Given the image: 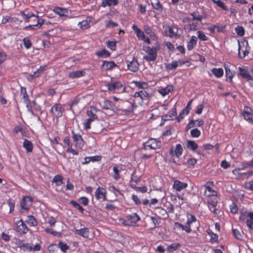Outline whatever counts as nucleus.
<instances>
[{"label": "nucleus", "mask_w": 253, "mask_h": 253, "mask_svg": "<svg viewBox=\"0 0 253 253\" xmlns=\"http://www.w3.org/2000/svg\"><path fill=\"white\" fill-rule=\"evenodd\" d=\"M197 37L193 36L191 37L190 40L187 43V48L189 50H192L197 44Z\"/></svg>", "instance_id": "nucleus-28"}, {"label": "nucleus", "mask_w": 253, "mask_h": 253, "mask_svg": "<svg viewBox=\"0 0 253 253\" xmlns=\"http://www.w3.org/2000/svg\"><path fill=\"white\" fill-rule=\"evenodd\" d=\"M84 74L85 72L84 70L72 71L68 73V77L70 78L74 79L83 77Z\"/></svg>", "instance_id": "nucleus-17"}, {"label": "nucleus", "mask_w": 253, "mask_h": 253, "mask_svg": "<svg viewBox=\"0 0 253 253\" xmlns=\"http://www.w3.org/2000/svg\"><path fill=\"white\" fill-rule=\"evenodd\" d=\"M175 227L177 229H181L182 230H184L188 233H189L191 232V226L189 225H183L178 222H175L174 223Z\"/></svg>", "instance_id": "nucleus-26"}, {"label": "nucleus", "mask_w": 253, "mask_h": 253, "mask_svg": "<svg viewBox=\"0 0 253 253\" xmlns=\"http://www.w3.org/2000/svg\"><path fill=\"white\" fill-rule=\"evenodd\" d=\"M246 223L249 228L253 230V212H249V217L247 218Z\"/></svg>", "instance_id": "nucleus-42"}, {"label": "nucleus", "mask_w": 253, "mask_h": 253, "mask_svg": "<svg viewBox=\"0 0 253 253\" xmlns=\"http://www.w3.org/2000/svg\"><path fill=\"white\" fill-rule=\"evenodd\" d=\"M216 194V192L212 190L210 186H206L205 187V195L206 197H210L215 195Z\"/></svg>", "instance_id": "nucleus-41"}, {"label": "nucleus", "mask_w": 253, "mask_h": 253, "mask_svg": "<svg viewBox=\"0 0 253 253\" xmlns=\"http://www.w3.org/2000/svg\"><path fill=\"white\" fill-rule=\"evenodd\" d=\"M23 44L26 49H29L32 46V42L28 38H25L23 40Z\"/></svg>", "instance_id": "nucleus-53"}, {"label": "nucleus", "mask_w": 253, "mask_h": 253, "mask_svg": "<svg viewBox=\"0 0 253 253\" xmlns=\"http://www.w3.org/2000/svg\"><path fill=\"white\" fill-rule=\"evenodd\" d=\"M26 222L31 226H36L38 224L36 218L33 215H28Z\"/></svg>", "instance_id": "nucleus-36"}, {"label": "nucleus", "mask_w": 253, "mask_h": 253, "mask_svg": "<svg viewBox=\"0 0 253 253\" xmlns=\"http://www.w3.org/2000/svg\"><path fill=\"white\" fill-rule=\"evenodd\" d=\"M52 182L55 183L57 186H60L62 183V176L59 175L55 176L52 180Z\"/></svg>", "instance_id": "nucleus-49"}, {"label": "nucleus", "mask_w": 253, "mask_h": 253, "mask_svg": "<svg viewBox=\"0 0 253 253\" xmlns=\"http://www.w3.org/2000/svg\"><path fill=\"white\" fill-rule=\"evenodd\" d=\"M178 67V62L176 61H172L170 63H168L166 65V68L168 70H173L175 69Z\"/></svg>", "instance_id": "nucleus-47"}, {"label": "nucleus", "mask_w": 253, "mask_h": 253, "mask_svg": "<svg viewBox=\"0 0 253 253\" xmlns=\"http://www.w3.org/2000/svg\"><path fill=\"white\" fill-rule=\"evenodd\" d=\"M131 187L133 188L135 191H139L142 193H145L147 191V188L145 186L144 187H137L136 186H133V185L131 184Z\"/></svg>", "instance_id": "nucleus-55"}, {"label": "nucleus", "mask_w": 253, "mask_h": 253, "mask_svg": "<svg viewBox=\"0 0 253 253\" xmlns=\"http://www.w3.org/2000/svg\"><path fill=\"white\" fill-rule=\"evenodd\" d=\"M211 72L218 78L222 77L223 75V70L222 68H213Z\"/></svg>", "instance_id": "nucleus-38"}, {"label": "nucleus", "mask_w": 253, "mask_h": 253, "mask_svg": "<svg viewBox=\"0 0 253 253\" xmlns=\"http://www.w3.org/2000/svg\"><path fill=\"white\" fill-rule=\"evenodd\" d=\"M20 15L22 16V18L24 19L26 22H28L30 21V19L32 17L38 18V15H35L33 13L31 12H28L26 13V11H21Z\"/></svg>", "instance_id": "nucleus-16"}, {"label": "nucleus", "mask_w": 253, "mask_h": 253, "mask_svg": "<svg viewBox=\"0 0 253 253\" xmlns=\"http://www.w3.org/2000/svg\"><path fill=\"white\" fill-rule=\"evenodd\" d=\"M107 46L112 50H115L116 42H107Z\"/></svg>", "instance_id": "nucleus-64"}, {"label": "nucleus", "mask_w": 253, "mask_h": 253, "mask_svg": "<svg viewBox=\"0 0 253 253\" xmlns=\"http://www.w3.org/2000/svg\"><path fill=\"white\" fill-rule=\"evenodd\" d=\"M14 228L16 231L21 235L26 234L29 231L27 225L21 219L15 222Z\"/></svg>", "instance_id": "nucleus-5"}, {"label": "nucleus", "mask_w": 253, "mask_h": 253, "mask_svg": "<svg viewBox=\"0 0 253 253\" xmlns=\"http://www.w3.org/2000/svg\"><path fill=\"white\" fill-rule=\"evenodd\" d=\"M97 109L94 107H91L89 110L86 112V114L89 118L97 120L98 117L96 115Z\"/></svg>", "instance_id": "nucleus-25"}, {"label": "nucleus", "mask_w": 253, "mask_h": 253, "mask_svg": "<svg viewBox=\"0 0 253 253\" xmlns=\"http://www.w3.org/2000/svg\"><path fill=\"white\" fill-rule=\"evenodd\" d=\"M187 147L192 151H195L197 149L198 145L194 141L188 140L187 143Z\"/></svg>", "instance_id": "nucleus-45"}, {"label": "nucleus", "mask_w": 253, "mask_h": 253, "mask_svg": "<svg viewBox=\"0 0 253 253\" xmlns=\"http://www.w3.org/2000/svg\"><path fill=\"white\" fill-rule=\"evenodd\" d=\"M64 109L60 104H55L50 109V112L53 117L59 118L62 116Z\"/></svg>", "instance_id": "nucleus-6"}, {"label": "nucleus", "mask_w": 253, "mask_h": 253, "mask_svg": "<svg viewBox=\"0 0 253 253\" xmlns=\"http://www.w3.org/2000/svg\"><path fill=\"white\" fill-rule=\"evenodd\" d=\"M249 217V212L247 211H242L239 216V220L240 221H244L245 220H247V218Z\"/></svg>", "instance_id": "nucleus-51"}, {"label": "nucleus", "mask_w": 253, "mask_h": 253, "mask_svg": "<svg viewBox=\"0 0 253 253\" xmlns=\"http://www.w3.org/2000/svg\"><path fill=\"white\" fill-rule=\"evenodd\" d=\"M76 233L84 238H87L89 235V231L87 228L76 230Z\"/></svg>", "instance_id": "nucleus-33"}, {"label": "nucleus", "mask_w": 253, "mask_h": 253, "mask_svg": "<svg viewBox=\"0 0 253 253\" xmlns=\"http://www.w3.org/2000/svg\"><path fill=\"white\" fill-rule=\"evenodd\" d=\"M106 191L103 188H98L95 192V196L97 200H106Z\"/></svg>", "instance_id": "nucleus-8"}, {"label": "nucleus", "mask_w": 253, "mask_h": 253, "mask_svg": "<svg viewBox=\"0 0 253 253\" xmlns=\"http://www.w3.org/2000/svg\"><path fill=\"white\" fill-rule=\"evenodd\" d=\"M21 96L22 98L24 100L25 103L27 104V107H29V99H28V95L26 92V89L25 87H21Z\"/></svg>", "instance_id": "nucleus-30"}, {"label": "nucleus", "mask_w": 253, "mask_h": 253, "mask_svg": "<svg viewBox=\"0 0 253 253\" xmlns=\"http://www.w3.org/2000/svg\"><path fill=\"white\" fill-rule=\"evenodd\" d=\"M144 149L145 150L148 149H157L160 148L162 146V142L155 138H150L147 141L143 144Z\"/></svg>", "instance_id": "nucleus-3"}, {"label": "nucleus", "mask_w": 253, "mask_h": 253, "mask_svg": "<svg viewBox=\"0 0 253 253\" xmlns=\"http://www.w3.org/2000/svg\"><path fill=\"white\" fill-rule=\"evenodd\" d=\"M144 30L145 33L149 35L151 38L156 37L155 34L152 31V28L148 25L144 26Z\"/></svg>", "instance_id": "nucleus-43"}, {"label": "nucleus", "mask_w": 253, "mask_h": 253, "mask_svg": "<svg viewBox=\"0 0 253 253\" xmlns=\"http://www.w3.org/2000/svg\"><path fill=\"white\" fill-rule=\"evenodd\" d=\"M118 26L117 23L113 22L112 21H105V26L107 28L109 27H115Z\"/></svg>", "instance_id": "nucleus-62"}, {"label": "nucleus", "mask_w": 253, "mask_h": 253, "mask_svg": "<svg viewBox=\"0 0 253 253\" xmlns=\"http://www.w3.org/2000/svg\"><path fill=\"white\" fill-rule=\"evenodd\" d=\"M193 223H196L197 225L199 224L198 221H197L195 216L191 214L190 215V216L188 218L187 225L189 226H191V224Z\"/></svg>", "instance_id": "nucleus-48"}, {"label": "nucleus", "mask_w": 253, "mask_h": 253, "mask_svg": "<svg viewBox=\"0 0 253 253\" xmlns=\"http://www.w3.org/2000/svg\"><path fill=\"white\" fill-rule=\"evenodd\" d=\"M20 248L24 251H32L33 247L28 243H22L20 245Z\"/></svg>", "instance_id": "nucleus-50"}, {"label": "nucleus", "mask_w": 253, "mask_h": 253, "mask_svg": "<svg viewBox=\"0 0 253 253\" xmlns=\"http://www.w3.org/2000/svg\"><path fill=\"white\" fill-rule=\"evenodd\" d=\"M181 247V244L179 243H173L169 246L167 248V250L169 252H172L177 250Z\"/></svg>", "instance_id": "nucleus-46"}, {"label": "nucleus", "mask_w": 253, "mask_h": 253, "mask_svg": "<svg viewBox=\"0 0 253 253\" xmlns=\"http://www.w3.org/2000/svg\"><path fill=\"white\" fill-rule=\"evenodd\" d=\"M176 116V108H173L169 112V114L164 116L165 121L172 120Z\"/></svg>", "instance_id": "nucleus-32"}, {"label": "nucleus", "mask_w": 253, "mask_h": 253, "mask_svg": "<svg viewBox=\"0 0 253 253\" xmlns=\"http://www.w3.org/2000/svg\"><path fill=\"white\" fill-rule=\"evenodd\" d=\"M217 202L214 201H211L209 202L208 207L211 211H212L215 214H217L218 210L215 209Z\"/></svg>", "instance_id": "nucleus-40"}, {"label": "nucleus", "mask_w": 253, "mask_h": 253, "mask_svg": "<svg viewBox=\"0 0 253 253\" xmlns=\"http://www.w3.org/2000/svg\"><path fill=\"white\" fill-rule=\"evenodd\" d=\"M138 38L141 40H144L145 36L144 32L141 30L136 33Z\"/></svg>", "instance_id": "nucleus-63"}, {"label": "nucleus", "mask_w": 253, "mask_h": 253, "mask_svg": "<svg viewBox=\"0 0 253 253\" xmlns=\"http://www.w3.org/2000/svg\"><path fill=\"white\" fill-rule=\"evenodd\" d=\"M142 49L146 53V55L143 56L144 60L148 62L155 61L157 57L158 52L160 50V45L156 43L152 47L143 46Z\"/></svg>", "instance_id": "nucleus-1"}, {"label": "nucleus", "mask_w": 253, "mask_h": 253, "mask_svg": "<svg viewBox=\"0 0 253 253\" xmlns=\"http://www.w3.org/2000/svg\"><path fill=\"white\" fill-rule=\"evenodd\" d=\"M151 4L153 8L159 12H162L163 11L162 6L159 0H151Z\"/></svg>", "instance_id": "nucleus-35"}, {"label": "nucleus", "mask_w": 253, "mask_h": 253, "mask_svg": "<svg viewBox=\"0 0 253 253\" xmlns=\"http://www.w3.org/2000/svg\"><path fill=\"white\" fill-rule=\"evenodd\" d=\"M118 3L119 0H103L102 2L101 5L102 7H105L107 6H115L117 5Z\"/></svg>", "instance_id": "nucleus-27"}, {"label": "nucleus", "mask_w": 253, "mask_h": 253, "mask_svg": "<svg viewBox=\"0 0 253 253\" xmlns=\"http://www.w3.org/2000/svg\"><path fill=\"white\" fill-rule=\"evenodd\" d=\"M235 31L237 34L240 36H243L244 35L245 31L244 29L242 26H237L235 28Z\"/></svg>", "instance_id": "nucleus-60"}, {"label": "nucleus", "mask_w": 253, "mask_h": 253, "mask_svg": "<svg viewBox=\"0 0 253 253\" xmlns=\"http://www.w3.org/2000/svg\"><path fill=\"white\" fill-rule=\"evenodd\" d=\"M183 148L181 144H177L176 145L174 153L172 150L170 151V154L171 156L175 155L176 157L179 158L182 154Z\"/></svg>", "instance_id": "nucleus-20"}, {"label": "nucleus", "mask_w": 253, "mask_h": 253, "mask_svg": "<svg viewBox=\"0 0 253 253\" xmlns=\"http://www.w3.org/2000/svg\"><path fill=\"white\" fill-rule=\"evenodd\" d=\"M238 69L240 72V75L242 76V77L245 79H247L248 80H252V83L253 84V80H252V77L249 74L248 71L245 68H242V67H239Z\"/></svg>", "instance_id": "nucleus-21"}, {"label": "nucleus", "mask_w": 253, "mask_h": 253, "mask_svg": "<svg viewBox=\"0 0 253 253\" xmlns=\"http://www.w3.org/2000/svg\"><path fill=\"white\" fill-rule=\"evenodd\" d=\"M198 38L203 41H206L208 40L207 37L204 34V33L201 31L197 32Z\"/></svg>", "instance_id": "nucleus-61"}, {"label": "nucleus", "mask_w": 253, "mask_h": 253, "mask_svg": "<svg viewBox=\"0 0 253 253\" xmlns=\"http://www.w3.org/2000/svg\"><path fill=\"white\" fill-rule=\"evenodd\" d=\"M224 68L225 70L226 76L227 79H229L230 83L232 82V78L235 75V73H232L231 71L230 67L233 66L229 62L224 63Z\"/></svg>", "instance_id": "nucleus-9"}, {"label": "nucleus", "mask_w": 253, "mask_h": 253, "mask_svg": "<svg viewBox=\"0 0 253 253\" xmlns=\"http://www.w3.org/2000/svg\"><path fill=\"white\" fill-rule=\"evenodd\" d=\"M140 219V217L136 213H132L127 215L126 219H123L122 223L125 225L132 226L138 221Z\"/></svg>", "instance_id": "nucleus-4"}, {"label": "nucleus", "mask_w": 253, "mask_h": 253, "mask_svg": "<svg viewBox=\"0 0 253 253\" xmlns=\"http://www.w3.org/2000/svg\"><path fill=\"white\" fill-rule=\"evenodd\" d=\"M72 134L73 139L75 143V146L80 149H82L84 146V142L81 135L75 133L73 130L72 131Z\"/></svg>", "instance_id": "nucleus-7"}, {"label": "nucleus", "mask_w": 253, "mask_h": 253, "mask_svg": "<svg viewBox=\"0 0 253 253\" xmlns=\"http://www.w3.org/2000/svg\"><path fill=\"white\" fill-rule=\"evenodd\" d=\"M131 182H134L135 183H138L140 181V176L136 175L135 172H133L131 176Z\"/></svg>", "instance_id": "nucleus-57"}, {"label": "nucleus", "mask_w": 253, "mask_h": 253, "mask_svg": "<svg viewBox=\"0 0 253 253\" xmlns=\"http://www.w3.org/2000/svg\"><path fill=\"white\" fill-rule=\"evenodd\" d=\"M37 19V23L36 24L33 25H29L26 26L24 29H27L29 28H31L33 30H35L37 28H40L42 27V26L43 24V20L42 18H39L38 16V18H36Z\"/></svg>", "instance_id": "nucleus-18"}, {"label": "nucleus", "mask_w": 253, "mask_h": 253, "mask_svg": "<svg viewBox=\"0 0 253 253\" xmlns=\"http://www.w3.org/2000/svg\"><path fill=\"white\" fill-rule=\"evenodd\" d=\"M32 204V199L30 197H24L21 202V208L26 210H28Z\"/></svg>", "instance_id": "nucleus-11"}, {"label": "nucleus", "mask_w": 253, "mask_h": 253, "mask_svg": "<svg viewBox=\"0 0 253 253\" xmlns=\"http://www.w3.org/2000/svg\"><path fill=\"white\" fill-rule=\"evenodd\" d=\"M190 110L188 107H185L176 117L177 121L179 122L185 116L187 115Z\"/></svg>", "instance_id": "nucleus-39"}, {"label": "nucleus", "mask_w": 253, "mask_h": 253, "mask_svg": "<svg viewBox=\"0 0 253 253\" xmlns=\"http://www.w3.org/2000/svg\"><path fill=\"white\" fill-rule=\"evenodd\" d=\"M117 65L113 61H104L102 67L103 69L105 70H108L112 69L113 68L116 67Z\"/></svg>", "instance_id": "nucleus-24"}, {"label": "nucleus", "mask_w": 253, "mask_h": 253, "mask_svg": "<svg viewBox=\"0 0 253 253\" xmlns=\"http://www.w3.org/2000/svg\"><path fill=\"white\" fill-rule=\"evenodd\" d=\"M102 106L103 109L106 110L115 111L116 109V106L114 103L108 100H105L103 101Z\"/></svg>", "instance_id": "nucleus-15"}, {"label": "nucleus", "mask_w": 253, "mask_h": 253, "mask_svg": "<svg viewBox=\"0 0 253 253\" xmlns=\"http://www.w3.org/2000/svg\"><path fill=\"white\" fill-rule=\"evenodd\" d=\"M122 170V167H114L113 168V178L115 180H117L120 178V174L119 172Z\"/></svg>", "instance_id": "nucleus-37"}, {"label": "nucleus", "mask_w": 253, "mask_h": 253, "mask_svg": "<svg viewBox=\"0 0 253 253\" xmlns=\"http://www.w3.org/2000/svg\"><path fill=\"white\" fill-rule=\"evenodd\" d=\"M173 90V86L171 85H168L165 88H162L159 90V92L165 96Z\"/></svg>", "instance_id": "nucleus-31"}, {"label": "nucleus", "mask_w": 253, "mask_h": 253, "mask_svg": "<svg viewBox=\"0 0 253 253\" xmlns=\"http://www.w3.org/2000/svg\"><path fill=\"white\" fill-rule=\"evenodd\" d=\"M95 120L92 119L91 118H89L88 119H86V121L84 123V128L85 129H88L90 128V124L93 121H95Z\"/></svg>", "instance_id": "nucleus-54"}, {"label": "nucleus", "mask_w": 253, "mask_h": 253, "mask_svg": "<svg viewBox=\"0 0 253 253\" xmlns=\"http://www.w3.org/2000/svg\"><path fill=\"white\" fill-rule=\"evenodd\" d=\"M250 49L247 40H244L241 42H238V54L241 58H244L248 55Z\"/></svg>", "instance_id": "nucleus-2"}, {"label": "nucleus", "mask_w": 253, "mask_h": 253, "mask_svg": "<svg viewBox=\"0 0 253 253\" xmlns=\"http://www.w3.org/2000/svg\"><path fill=\"white\" fill-rule=\"evenodd\" d=\"M243 115L246 121L249 123L253 124V114L252 113V110L250 108L248 107H245L244 108Z\"/></svg>", "instance_id": "nucleus-10"}, {"label": "nucleus", "mask_w": 253, "mask_h": 253, "mask_svg": "<svg viewBox=\"0 0 253 253\" xmlns=\"http://www.w3.org/2000/svg\"><path fill=\"white\" fill-rule=\"evenodd\" d=\"M96 54L99 57L101 58H106L110 55V53L106 49H104L102 50L98 51Z\"/></svg>", "instance_id": "nucleus-44"}, {"label": "nucleus", "mask_w": 253, "mask_h": 253, "mask_svg": "<svg viewBox=\"0 0 253 253\" xmlns=\"http://www.w3.org/2000/svg\"><path fill=\"white\" fill-rule=\"evenodd\" d=\"M138 67L139 64L137 61L134 58H133L131 61H130L127 63L128 69L133 72H135L138 71Z\"/></svg>", "instance_id": "nucleus-13"}, {"label": "nucleus", "mask_w": 253, "mask_h": 253, "mask_svg": "<svg viewBox=\"0 0 253 253\" xmlns=\"http://www.w3.org/2000/svg\"><path fill=\"white\" fill-rule=\"evenodd\" d=\"M107 86L109 90L114 91L115 92L123 87L122 84L119 82L108 84Z\"/></svg>", "instance_id": "nucleus-12"}, {"label": "nucleus", "mask_w": 253, "mask_h": 253, "mask_svg": "<svg viewBox=\"0 0 253 253\" xmlns=\"http://www.w3.org/2000/svg\"><path fill=\"white\" fill-rule=\"evenodd\" d=\"M190 133L193 137H198L201 134V131L198 128H194L191 130Z\"/></svg>", "instance_id": "nucleus-59"}, {"label": "nucleus", "mask_w": 253, "mask_h": 253, "mask_svg": "<svg viewBox=\"0 0 253 253\" xmlns=\"http://www.w3.org/2000/svg\"><path fill=\"white\" fill-rule=\"evenodd\" d=\"M54 12L60 16H67L68 14V10L65 8L56 7L53 10Z\"/></svg>", "instance_id": "nucleus-22"}, {"label": "nucleus", "mask_w": 253, "mask_h": 253, "mask_svg": "<svg viewBox=\"0 0 253 253\" xmlns=\"http://www.w3.org/2000/svg\"><path fill=\"white\" fill-rule=\"evenodd\" d=\"M58 247L60 248V250L63 252H66L69 249L68 246L62 242H59L58 244Z\"/></svg>", "instance_id": "nucleus-56"}, {"label": "nucleus", "mask_w": 253, "mask_h": 253, "mask_svg": "<svg viewBox=\"0 0 253 253\" xmlns=\"http://www.w3.org/2000/svg\"><path fill=\"white\" fill-rule=\"evenodd\" d=\"M213 2L215 3L218 6L221 7L223 10H228V8L225 5L224 3L220 0H212Z\"/></svg>", "instance_id": "nucleus-52"}, {"label": "nucleus", "mask_w": 253, "mask_h": 253, "mask_svg": "<svg viewBox=\"0 0 253 253\" xmlns=\"http://www.w3.org/2000/svg\"><path fill=\"white\" fill-rule=\"evenodd\" d=\"M23 146V147L26 150L27 152H31L32 151L33 144L30 141L27 139H25Z\"/></svg>", "instance_id": "nucleus-34"}, {"label": "nucleus", "mask_w": 253, "mask_h": 253, "mask_svg": "<svg viewBox=\"0 0 253 253\" xmlns=\"http://www.w3.org/2000/svg\"><path fill=\"white\" fill-rule=\"evenodd\" d=\"M178 28L176 27H168V30H166V35L170 38H173L177 36Z\"/></svg>", "instance_id": "nucleus-19"}, {"label": "nucleus", "mask_w": 253, "mask_h": 253, "mask_svg": "<svg viewBox=\"0 0 253 253\" xmlns=\"http://www.w3.org/2000/svg\"><path fill=\"white\" fill-rule=\"evenodd\" d=\"M233 234L234 236L238 240H241L242 238V235L241 232L237 229H232Z\"/></svg>", "instance_id": "nucleus-58"}, {"label": "nucleus", "mask_w": 253, "mask_h": 253, "mask_svg": "<svg viewBox=\"0 0 253 253\" xmlns=\"http://www.w3.org/2000/svg\"><path fill=\"white\" fill-rule=\"evenodd\" d=\"M134 97H140L142 100H144L148 99L149 95L145 90H141L135 92Z\"/></svg>", "instance_id": "nucleus-23"}, {"label": "nucleus", "mask_w": 253, "mask_h": 253, "mask_svg": "<svg viewBox=\"0 0 253 253\" xmlns=\"http://www.w3.org/2000/svg\"><path fill=\"white\" fill-rule=\"evenodd\" d=\"M44 70V67L41 66L33 74H29L27 78L28 79L30 78H36L40 76V74L42 73Z\"/></svg>", "instance_id": "nucleus-29"}, {"label": "nucleus", "mask_w": 253, "mask_h": 253, "mask_svg": "<svg viewBox=\"0 0 253 253\" xmlns=\"http://www.w3.org/2000/svg\"><path fill=\"white\" fill-rule=\"evenodd\" d=\"M188 186L187 183L182 182L179 180H175L173 185V188L178 191H180L182 189L186 188Z\"/></svg>", "instance_id": "nucleus-14"}]
</instances>
